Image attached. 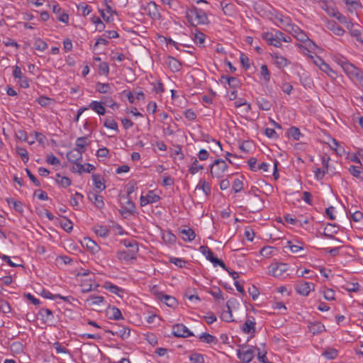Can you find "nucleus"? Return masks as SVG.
Instances as JSON below:
<instances>
[{
    "label": "nucleus",
    "instance_id": "obj_30",
    "mask_svg": "<svg viewBox=\"0 0 363 363\" xmlns=\"http://www.w3.org/2000/svg\"><path fill=\"white\" fill-rule=\"evenodd\" d=\"M199 338L201 341H203L206 343H208V344H211V343L216 344L218 342V340L215 336H213L209 333H203L202 334H201L199 335Z\"/></svg>",
    "mask_w": 363,
    "mask_h": 363
},
{
    "label": "nucleus",
    "instance_id": "obj_52",
    "mask_svg": "<svg viewBox=\"0 0 363 363\" xmlns=\"http://www.w3.org/2000/svg\"><path fill=\"white\" fill-rule=\"evenodd\" d=\"M146 196L150 203H155L160 199V197L155 194L152 191H150Z\"/></svg>",
    "mask_w": 363,
    "mask_h": 363
},
{
    "label": "nucleus",
    "instance_id": "obj_34",
    "mask_svg": "<svg viewBox=\"0 0 363 363\" xmlns=\"http://www.w3.org/2000/svg\"><path fill=\"white\" fill-rule=\"evenodd\" d=\"M108 313H110V316H109L110 319L121 320V319L123 318L121 311L116 306H113V307L110 308Z\"/></svg>",
    "mask_w": 363,
    "mask_h": 363
},
{
    "label": "nucleus",
    "instance_id": "obj_43",
    "mask_svg": "<svg viewBox=\"0 0 363 363\" xmlns=\"http://www.w3.org/2000/svg\"><path fill=\"white\" fill-rule=\"evenodd\" d=\"M99 74L108 76L109 74V66L107 62H103L99 65Z\"/></svg>",
    "mask_w": 363,
    "mask_h": 363
},
{
    "label": "nucleus",
    "instance_id": "obj_32",
    "mask_svg": "<svg viewBox=\"0 0 363 363\" xmlns=\"http://www.w3.org/2000/svg\"><path fill=\"white\" fill-rule=\"evenodd\" d=\"M348 170L353 177L363 181V170L360 167L351 165Z\"/></svg>",
    "mask_w": 363,
    "mask_h": 363
},
{
    "label": "nucleus",
    "instance_id": "obj_63",
    "mask_svg": "<svg viewBox=\"0 0 363 363\" xmlns=\"http://www.w3.org/2000/svg\"><path fill=\"white\" fill-rule=\"evenodd\" d=\"M170 262L174 263L175 265H177L179 267H183L185 265L186 262L182 259L176 258V257H172L170 258Z\"/></svg>",
    "mask_w": 363,
    "mask_h": 363
},
{
    "label": "nucleus",
    "instance_id": "obj_64",
    "mask_svg": "<svg viewBox=\"0 0 363 363\" xmlns=\"http://www.w3.org/2000/svg\"><path fill=\"white\" fill-rule=\"evenodd\" d=\"M184 116L189 121H194L196 119V115L191 109H188L184 111Z\"/></svg>",
    "mask_w": 363,
    "mask_h": 363
},
{
    "label": "nucleus",
    "instance_id": "obj_51",
    "mask_svg": "<svg viewBox=\"0 0 363 363\" xmlns=\"http://www.w3.org/2000/svg\"><path fill=\"white\" fill-rule=\"evenodd\" d=\"M256 350L258 351L257 359L259 362H261V363H272L269 361H268L267 359V357H266L267 352H260V349L257 348V347H256Z\"/></svg>",
    "mask_w": 363,
    "mask_h": 363
},
{
    "label": "nucleus",
    "instance_id": "obj_20",
    "mask_svg": "<svg viewBox=\"0 0 363 363\" xmlns=\"http://www.w3.org/2000/svg\"><path fill=\"white\" fill-rule=\"evenodd\" d=\"M91 177L96 189L100 191L105 189L106 186L104 184V179L101 174H92Z\"/></svg>",
    "mask_w": 363,
    "mask_h": 363
},
{
    "label": "nucleus",
    "instance_id": "obj_42",
    "mask_svg": "<svg viewBox=\"0 0 363 363\" xmlns=\"http://www.w3.org/2000/svg\"><path fill=\"white\" fill-rule=\"evenodd\" d=\"M322 355L328 359H333L337 356V350L333 348H328L323 352Z\"/></svg>",
    "mask_w": 363,
    "mask_h": 363
},
{
    "label": "nucleus",
    "instance_id": "obj_54",
    "mask_svg": "<svg viewBox=\"0 0 363 363\" xmlns=\"http://www.w3.org/2000/svg\"><path fill=\"white\" fill-rule=\"evenodd\" d=\"M242 182L239 179H235L233 182V189L235 193L240 191L242 189Z\"/></svg>",
    "mask_w": 363,
    "mask_h": 363
},
{
    "label": "nucleus",
    "instance_id": "obj_19",
    "mask_svg": "<svg viewBox=\"0 0 363 363\" xmlns=\"http://www.w3.org/2000/svg\"><path fill=\"white\" fill-rule=\"evenodd\" d=\"M82 244L93 253L97 252L99 250V247L96 242L89 238H84Z\"/></svg>",
    "mask_w": 363,
    "mask_h": 363
},
{
    "label": "nucleus",
    "instance_id": "obj_38",
    "mask_svg": "<svg viewBox=\"0 0 363 363\" xmlns=\"http://www.w3.org/2000/svg\"><path fill=\"white\" fill-rule=\"evenodd\" d=\"M56 182L60 184L62 187L66 188L71 184V180L67 177H62L60 174H57Z\"/></svg>",
    "mask_w": 363,
    "mask_h": 363
},
{
    "label": "nucleus",
    "instance_id": "obj_49",
    "mask_svg": "<svg viewBox=\"0 0 363 363\" xmlns=\"http://www.w3.org/2000/svg\"><path fill=\"white\" fill-rule=\"evenodd\" d=\"M194 40L197 45H201L205 41V35L201 32H197L194 34Z\"/></svg>",
    "mask_w": 363,
    "mask_h": 363
},
{
    "label": "nucleus",
    "instance_id": "obj_13",
    "mask_svg": "<svg viewBox=\"0 0 363 363\" xmlns=\"http://www.w3.org/2000/svg\"><path fill=\"white\" fill-rule=\"evenodd\" d=\"M297 40L306 43V46L310 48H315V44L308 38L306 33L301 29V30L295 36Z\"/></svg>",
    "mask_w": 363,
    "mask_h": 363
},
{
    "label": "nucleus",
    "instance_id": "obj_7",
    "mask_svg": "<svg viewBox=\"0 0 363 363\" xmlns=\"http://www.w3.org/2000/svg\"><path fill=\"white\" fill-rule=\"evenodd\" d=\"M172 333L174 336L178 337H188L194 335L193 333L182 323L174 325Z\"/></svg>",
    "mask_w": 363,
    "mask_h": 363
},
{
    "label": "nucleus",
    "instance_id": "obj_60",
    "mask_svg": "<svg viewBox=\"0 0 363 363\" xmlns=\"http://www.w3.org/2000/svg\"><path fill=\"white\" fill-rule=\"evenodd\" d=\"M363 218V213L359 211H356L351 214V219L354 222H358Z\"/></svg>",
    "mask_w": 363,
    "mask_h": 363
},
{
    "label": "nucleus",
    "instance_id": "obj_24",
    "mask_svg": "<svg viewBox=\"0 0 363 363\" xmlns=\"http://www.w3.org/2000/svg\"><path fill=\"white\" fill-rule=\"evenodd\" d=\"M308 329L313 335H317L325 330V326L320 322H314L309 324Z\"/></svg>",
    "mask_w": 363,
    "mask_h": 363
},
{
    "label": "nucleus",
    "instance_id": "obj_31",
    "mask_svg": "<svg viewBox=\"0 0 363 363\" xmlns=\"http://www.w3.org/2000/svg\"><path fill=\"white\" fill-rule=\"evenodd\" d=\"M94 233L101 238H106L109 234V229L103 225H96L94 227Z\"/></svg>",
    "mask_w": 363,
    "mask_h": 363
},
{
    "label": "nucleus",
    "instance_id": "obj_12",
    "mask_svg": "<svg viewBox=\"0 0 363 363\" xmlns=\"http://www.w3.org/2000/svg\"><path fill=\"white\" fill-rule=\"evenodd\" d=\"M137 256L136 250H129L128 251H121L118 253V258L120 260L128 262L135 259Z\"/></svg>",
    "mask_w": 363,
    "mask_h": 363
},
{
    "label": "nucleus",
    "instance_id": "obj_11",
    "mask_svg": "<svg viewBox=\"0 0 363 363\" xmlns=\"http://www.w3.org/2000/svg\"><path fill=\"white\" fill-rule=\"evenodd\" d=\"M271 56L274 59V64L279 68L285 67L289 64V61L278 52H273Z\"/></svg>",
    "mask_w": 363,
    "mask_h": 363
},
{
    "label": "nucleus",
    "instance_id": "obj_53",
    "mask_svg": "<svg viewBox=\"0 0 363 363\" xmlns=\"http://www.w3.org/2000/svg\"><path fill=\"white\" fill-rule=\"evenodd\" d=\"M335 15V18H337L341 23L347 24V26L352 24L350 21H348L347 18L342 15L339 11L336 12V14Z\"/></svg>",
    "mask_w": 363,
    "mask_h": 363
},
{
    "label": "nucleus",
    "instance_id": "obj_9",
    "mask_svg": "<svg viewBox=\"0 0 363 363\" xmlns=\"http://www.w3.org/2000/svg\"><path fill=\"white\" fill-rule=\"evenodd\" d=\"M13 75L14 78L18 79V82L21 87L28 88L29 86V82L27 77L23 74L21 69L18 66H16L14 67Z\"/></svg>",
    "mask_w": 363,
    "mask_h": 363
},
{
    "label": "nucleus",
    "instance_id": "obj_29",
    "mask_svg": "<svg viewBox=\"0 0 363 363\" xmlns=\"http://www.w3.org/2000/svg\"><path fill=\"white\" fill-rule=\"evenodd\" d=\"M328 28V29L332 30L335 35L339 36L342 35L345 33V30L335 21L329 22Z\"/></svg>",
    "mask_w": 363,
    "mask_h": 363
},
{
    "label": "nucleus",
    "instance_id": "obj_8",
    "mask_svg": "<svg viewBox=\"0 0 363 363\" xmlns=\"http://www.w3.org/2000/svg\"><path fill=\"white\" fill-rule=\"evenodd\" d=\"M311 286H313L312 289L314 290L315 286L313 284L304 281H298L295 284L294 288L298 294L306 296L309 294L310 291H311Z\"/></svg>",
    "mask_w": 363,
    "mask_h": 363
},
{
    "label": "nucleus",
    "instance_id": "obj_55",
    "mask_svg": "<svg viewBox=\"0 0 363 363\" xmlns=\"http://www.w3.org/2000/svg\"><path fill=\"white\" fill-rule=\"evenodd\" d=\"M51 101L50 98L44 96H41L37 99L38 103L42 106H48Z\"/></svg>",
    "mask_w": 363,
    "mask_h": 363
},
{
    "label": "nucleus",
    "instance_id": "obj_28",
    "mask_svg": "<svg viewBox=\"0 0 363 363\" xmlns=\"http://www.w3.org/2000/svg\"><path fill=\"white\" fill-rule=\"evenodd\" d=\"M160 300L169 307H174L177 303V299L174 297L164 294Z\"/></svg>",
    "mask_w": 363,
    "mask_h": 363
},
{
    "label": "nucleus",
    "instance_id": "obj_15",
    "mask_svg": "<svg viewBox=\"0 0 363 363\" xmlns=\"http://www.w3.org/2000/svg\"><path fill=\"white\" fill-rule=\"evenodd\" d=\"M262 38L269 45H274V47L279 48L281 45V43H280L279 40L274 37L272 32H266L262 33Z\"/></svg>",
    "mask_w": 363,
    "mask_h": 363
},
{
    "label": "nucleus",
    "instance_id": "obj_26",
    "mask_svg": "<svg viewBox=\"0 0 363 363\" xmlns=\"http://www.w3.org/2000/svg\"><path fill=\"white\" fill-rule=\"evenodd\" d=\"M256 102L259 108L263 111H269L272 107V104L263 97L257 98Z\"/></svg>",
    "mask_w": 363,
    "mask_h": 363
},
{
    "label": "nucleus",
    "instance_id": "obj_47",
    "mask_svg": "<svg viewBox=\"0 0 363 363\" xmlns=\"http://www.w3.org/2000/svg\"><path fill=\"white\" fill-rule=\"evenodd\" d=\"M260 73H261V75L262 76L264 80L267 82H268L270 79V73L268 70V68H267V66L266 65H262L261 66V69H260Z\"/></svg>",
    "mask_w": 363,
    "mask_h": 363
},
{
    "label": "nucleus",
    "instance_id": "obj_3",
    "mask_svg": "<svg viewBox=\"0 0 363 363\" xmlns=\"http://www.w3.org/2000/svg\"><path fill=\"white\" fill-rule=\"evenodd\" d=\"M241 348L237 350L238 357L242 363L250 362L255 355L256 347H250L241 345Z\"/></svg>",
    "mask_w": 363,
    "mask_h": 363
},
{
    "label": "nucleus",
    "instance_id": "obj_16",
    "mask_svg": "<svg viewBox=\"0 0 363 363\" xmlns=\"http://www.w3.org/2000/svg\"><path fill=\"white\" fill-rule=\"evenodd\" d=\"M249 206L252 212L259 211L262 208L263 201L258 196H255L250 201Z\"/></svg>",
    "mask_w": 363,
    "mask_h": 363
},
{
    "label": "nucleus",
    "instance_id": "obj_4",
    "mask_svg": "<svg viewBox=\"0 0 363 363\" xmlns=\"http://www.w3.org/2000/svg\"><path fill=\"white\" fill-rule=\"evenodd\" d=\"M228 169V165L225 160L218 159L211 165V174L215 178H221L224 172Z\"/></svg>",
    "mask_w": 363,
    "mask_h": 363
},
{
    "label": "nucleus",
    "instance_id": "obj_39",
    "mask_svg": "<svg viewBox=\"0 0 363 363\" xmlns=\"http://www.w3.org/2000/svg\"><path fill=\"white\" fill-rule=\"evenodd\" d=\"M86 137H79L76 140V146L75 149L78 150L81 152L84 153L86 150L85 145Z\"/></svg>",
    "mask_w": 363,
    "mask_h": 363
},
{
    "label": "nucleus",
    "instance_id": "obj_36",
    "mask_svg": "<svg viewBox=\"0 0 363 363\" xmlns=\"http://www.w3.org/2000/svg\"><path fill=\"white\" fill-rule=\"evenodd\" d=\"M193 160L194 161L192 164L189 166V171L190 174H195L199 170L203 169V167L199 164V162L196 157H194Z\"/></svg>",
    "mask_w": 363,
    "mask_h": 363
},
{
    "label": "nucleus",
    "instance_id": "obj_50",
    "mask_svg": "<svg viewBox=\"0 0 363 363\" xmlns=\"http://www.w3.org/2000/svg\"><path fill=\"white\" fill-rule=\"evenodd\" d=\"M223 79H225L228 84L231 87H237L239 82L237 78L234 77H222Z\"/></svg>",
    "mask_w": 363,
    "mask_h": 363
},
{
    "label": "nucleus",
    "instance_id": "obj_2",
    "mask_svg": "<svg viewBox=\"0 0 363 363\" xmlns=\"http://www.w3.org/2000/svg\"><path fill=\"white\" fill-rule=\"evenodd\" d=\"M341 66L344 72L351 79H355L363 86V71L356 67L347 60L341 61Z\"/></svg>",
    "mask_w": 363,
    "mask_h": 363
},
{
    "label": "nucleus",
    "instance_id": "obj_40",
    "mask_svg": "<svg viewBox=\"0 0 363 363\" xmlns=\"http://www.w3.org/2000/svg\"><path fill=\"white\" fill-rule=\"evenodd\" d=\"M16 153L21 157V160H23V162L24 163H26L28 161V160H29L28 153L25 148L21 147H16Z\"/></svg>",
    "mask_w": 363,
    "mask_h": 363
},
{
    "label": "nucleus",
    "instance_id": "obj_17",
    "mask_svg": "<svg viewBox=\"0 0 363 363\" xmlns=\"http://www.w3.org/2000/svg\"><path fill=\"white\" fill-rule=\"evenodd\" d=\"M82 152L77 149H73L67 152V160L74 164H77V162L82 160Z\"/></svg>",
    "mask_w": 363,
    "mask_h": 363
},
{
    "label": "nucleus",
    "instance_id": "obj_5",
    "mask_svg": "<svg viewBox=\"0 0 363 363\" xmlns=\"http://www.w3.org/2000/svg\"><path fill=\"white\" fill-rule=\"evenodd\" d=\"M199 251L206 256V259L212 262L215 267L219 265L223 269H227L225 264L221 259L214 257L212 250L208 246H201L199 247Z\"/></svg>",
    "mask_w": 363,
    "mask_h": 363
},
{
    "label": "nucleus",
    "instance_id": "obj_6",
    "mask_svg": "<svg viewBox=\"0 0 363 363\" xmlns=\"http://www.w3.org/2000/svg\"><path fill=\"white\" fill-rule=\"evenodd\" d=\"M288 270V264L283 262L272 263L269 266V274L276 278L283 277Z\"/></svg>",
    "mask_w": 363,
    "mask_h": 363
},
{
    "label": "nucleus",
    "instance_id": "obj_1",
    "mask_svg": "<svg viewBox=\"0 0 363 363\" xmlns=\"http://www.w3.org/2000/svg\"><path fill=\"white\" fill-rule=\"evenodd\" d=\"M188 21L194 26L199 24H206L208 22L206 13L195 6L189 8L186 11Z\"/></svg>",
    "mask_w": 363,
    "mask_h": 363
},
{
    "label": "nucleus",
    "instance_id": "obj_58",
    "mask_svg": "<svg viewBox=\"0 0 363 363\" xmlns=\"http://www.w3.org/2000/svg\"><path fill=\"white\" fill-rule=\"evenodd\" d=\"M211 294L216 299H222L224 300V297L223 296L222 291L219 288H216L214 290L211 291Z\"/></svg>",
    "mask_w": 363,
    "mask_h": 363
},
{
    "label": "nucleus",
    "instance_id": "obj_46",
    "mask_svg": "<svg viewBox=\"0 0 363 363\" xmlns=\"http://www.w3.org/2000/svg\"><path fill=\"white\" fill-rule=\"evenodd\" d=\"M189 359L192 363H203L204 359L203 356L199 353H193L190 355Z\"/></svg>",
    "mask_w": 363,
    "mask_h": 363
},
{
    "label": "nucleus",
    "instance_id": "obj_61",
    "mask_svg": "<svg viewBox=\"0 0 363 363\" xmlns=\"http://www.w3.org/2000/svg\"><path fill=\"white\" fill-rule=\"evenodd\" d=\"M301 30V28L294 24H289V31L291 33V34L295 38V36L297 35V33Z\"/></svg>",
    "mask_w": 363,
    "mask_h": 363
},
{
    "label": "nucleus",
    "instance_id": "obj_57",
    "mask_svg": "<svg viewBox=\"0 0 363 363\" xmlns=\"http://www.w3.org/2000/svg\"><path fill=\"white\" fill-rule=\"evenodd\" d=\"M264 134L269 138H277L279 137L273 128H267L264 130Z\"/></svg>",
    "mask_w": 363,
    "mask_h": 363
},
{
    "label": "nucleus",
    "instance_id": "obj_10",
    "mask_svg": "<svg viewBox=\"0 0 363 363\" xmlns=\"http://www.w3.org/2000/svg\"><path fill=\"white\" fill-rule=\"evenodd\" d=\"M106 333H111L113 335H118L122 339H126L130 336V330L127 327L118 326L114 330H107Z\"/></svg>",
    "mask_w": 363,
    "mask_h": 363
},
{
    "label": "nucleus",
    "instance_id": "obj_48",
    "mask_svg": "<svg viewBox=\"0 0 363 363\" xmlns=\"http://www.w3.org/2000/svg\"><path fill=\"white\" fill-rule=\"evenodd\" d=\"M335 291H333L331 289H326L323 291V296H324L325 299H326L328 301L335 300Z\"/></svg>",
    "mask_w": 363,
    "mask_h": 363
},
{
    "label": "nucleus",
    "instance_id": "obj_23",
    "mask_svg": "<svg viewBox=\"0 0 363 363\" xmlns=\"http://www.w3.org/2000/svg\"><path fill=\"white\" fill-rule=\"evenodd\" d=\"M38 315L41 316L42 320L45 323L48 321H52L54 315L51 310L48 308H41Z\"/></svg>",
    "mask_w": 363,
    "mask_h": 363
},
{
    "label": "nucleus",
    "instance_id": "obj_56",
    "mask_svg": "<svg viewBox=\"0 0 363 363\" xmlns=\"http://www.w3.org/2000/svg\"><path fill=\"white\" fill-rule=\"evenodd\" d=\"M227 306H228V311H225L222 313L221 318L225 321L230 322L232 320V313H231L230 308L228 304H227Z\"/></svg>",
    "mask_w": 363,
    "mask_h": 363
},
{
    "label": "nucleus",
    "instance_id": "obj_44",
    "mask_svg": "<svg viewBox=\"0 0 363 363\" xmlns=\"http://www.w3.org/2000/svg\"><path fill=\"white\" fill-rule=\"evenodd\" d=\"M111 86L108 83L98 82L96 84V90L101 94H106L109 91Z\"/></svg>",
    "mask_w": 363,
    "mask_h": 363
},
{
    "label": "nucleus",
    "instance_id": "obj_59",
    "mask_svg": "<svg viewBox=\"0 0 363 363\" xmlns=\"http://www.w3.org/2000/svg\"><path fill=\"white\" fill-rule=\"evenodd\" d=\"M248 292L253 300H255L259 294L258 289L255 286H252V287L249 288Z\"/></svg>",
    "mask_w": 363,
    "mask_h": 363
},
{
    "label": "nucleus",
    "instance_id": "obj_22",
    "mask_svg": "<svg viewBox=\"0 0 363 363\" xmlns=\"http://www.w3.org/2000/svg\"><path fill=\"white\" fill-rule=\"evenodd\" d=\"M88 199L93 201L94 205L98 208H102L104 206V203L103 201V197L94 193H89L88 195Z\"/></svg>",
    "mask_w": 363,
    "mask_h": 363
},
{
    "label": "nucleus",
    "instance_id": "obj_35",
    "mask_svg": "<svg viewBox=\"0 0 363 363\" xmlns=\"http://www.w3.org/2000/svg\"><path fill=\"white\" fill-rule=\"evenodd\" d=\"M104 125L107 128H110L116 131L118 130V123L114 119L110 117H106L104 119Z\"/></svg>",
    "mask_w": 363,
    "mask_h": 363
},
{
    "label": "nucleus",
    "instance_id": "obj_18",
    "mask_svg": "<svg viewBox=\"0 0 363 363\" xmlns=\"http://www.w3.org/2000/svg\"><path fill=\"white\" fill-rule=\"evenodd\" d=\"M179 233L182 235V238L184 241H192L196 237L194 230L189 227H185L180 230Z\"/></svg>",
    "mask_w": 363,
    "mask_h": 363
},
{
    "label": "nucleus",
    "instance_id": "obj_27",
    "mask_svg": "<svg viewBox=\"0 0 363 363\" xmlns=\"http://www.w3.org/2000/svg\"><path fill=\"white\" fill-rule=\"evenodd\" d=\"M104 287L109 291L110 292L114 294H116L119 296H121L120 293H123V289L119 288L118 286H117L116 285L112 284L111 282H109V281H106L104 283Z\"/></svg>",
    "mask_w": 363,
    "mask_h": 363
},
{
    "label": "nucleus",
    "instance_id": "obj_62",
    "mask_svg": "<svg viewBox=\"0 0 363 363\" xmlns=\"http://www.w3.org/2000/svg\"><path fill=\"white\" fill-rule=\"evenodd\" d=\"M34 196H37L40 200L45 201L48 199V194L42 190H36L34 192Z\"/></svg>",
    "mask_w": 363,
    "mask_h": 363
},
{
    "label": "nucleus",
    "instance_id": "obj_41",
    "mask_svg": "<svg viewBox=\"0 0 363 363\" xmlns=\"http://www.w3.org/2000/svg\"><path fill=\"white\" fill-rule=\"evenodd\" d=\"M288 134L296 140H298L300 137L302 135L300 130L294 126H292L289 129Z\"/></svg>",
    "mask_w": 363,
    "mask_h": 363
},
{
    "label": "nucleus",
    "instance_id": "obj_37",
    "mask_svg": "<svg viewBox=\"0 0 363 363\" xmlns=\"http://www.w3.org/2000/svg\"><path fill=\"white\" fill-rule=\"evenodd\" d=\"M91 306H99L104 301V298L101 296H90L87 299Z\"/></svg>",
    "mask_w": 363,
    "mask_h": 363
},
{
    "label": "nucleus",
    "instance_id": "obj_25",
    "mask_svg": "<svg viewBox=\"0 0 363 363\" xmlns=\"http://www.w3.org/2000/svg\"><path fill=\"white\" fill-rule=\"evenodd\" d=\"M167 64L172 72H178L182 68V64L180 62L173 57H168Z\"/></svg>",
    "mask_w": 363,
    "mask_h": 363
},
{
    "label": "nucleus",
    "instance_id": "obj_14",
    "mask_svg": "<svg viewBox=\"0 0 363 363\" xmlns=\"http://www.w3.org/2000/svg\"><path fill=\"white\" fill-rule=\"evenodd\" d=\"M104 103L97 101H91L89 105V108H91L96 113H97L99 115L104 116L106 113V108L104 106Z\"/></svg>",
    "mask_w": 363,
    "mask_h": 363
},
{
    "label": "nucleus",
    "instance_id": "obj_21",
    "mask_svg": "<svg viewBox=\"0 0 363 363\" xmlns=\"http://www.w3.org/2000/svg\"><path fill=\"white\" fill-rule=\"evenodd\" d=\"M242 330L246 334L255 333V322L254 318L247 319L242 327Z\"/></svg>",
    "mask_w": 363,
    "mask_h": 363
},
{
    "label": "nucleus",
    "instance_id": "obj_33",
    "mask_svg": "<svg viewBox=\"0 0 363 363\" xmlns=\"http://www.w3.org/2000/svg\"><path fill=\"white\" fill-rule=\"evenodd\" d=\"M196 189H201L206 196H208L211 194V186L204 179H200Z\"/></svg>",
    "mask_w": 363,
    "mask_h": 363
},
{
    "label": "nucleus",
    "instance_id": "obj_45",
    "mask_svg": "<svg viewBox=\"0 0 363 363\" xmlns=\"http://www.w3.org/2000/svg\"><path fill=\"white\" fill-rule=\"evenodd\" d=\"M35 49L40 51H44L48 48V44L43 40L38 38L34 43Z\"/></svg>",
    "mask_w": 363,
    "mask_h": 363
}]
</instances>
